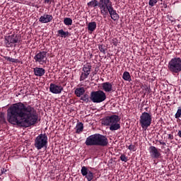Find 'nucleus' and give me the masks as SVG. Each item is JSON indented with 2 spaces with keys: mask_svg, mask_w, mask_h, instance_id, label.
<instances>
[{
  "mask_svg": "<svg viewBox=\"0 0 181 181\" xmlns=\"http://www.w3.org/2000/svg\"><path fill=\"white\" fill-rule=\"evenodd\" d=\"M37 112L30 105L19 102L11 105L7 110V121L13 125L32 127L37 122Z\"/></svg>",
  "mask_w": 181,
  "mask_h": 181,
  "instance_id": "f257e3e1",
  "label": "nucleus"
},
{
  "mask_svg": "<svg viewBox=\"0 0 181 181\" xmlns=\"http://www.w3.org/2000/svg\"><path fill=\"white\" fill-rule=\"evenodd\" d=\"M85 144L86 146H107L108 145V139L103 134H95L89 136L86 139Z\"/></svg>",
  "mask_w": 181,
  "mask_h": 181,
  "instance_id": "f03ea898",
  "label": "nucleus"
},
{
  "mask_svg": "<svg viewBox=\"0 0 181 181\" xmlns=\"http://www.w3.org/2000/svg\"><path fill=\"white\" fill-rule=\"evenodd\" d=\"M119 116L117 115H113L111 116H107L102 119L101 124L105 127H110V131H118L121 128V124H119L120 121Z\"/></svg>",
  "mask_w": 181,
  "mask_h": 181,
  "instance_id": "7ed1b4c3",
  "label": "nucleus"
},
{
  "mask_svg": "<svg viewBox=\"0 0 181 181\" xmlns=\"http://www.w3.org/2000/svg\"><path fill=\"white\" fill-rule=\"evenodd\" d=\"M168 69L172 74H179L181 71V58L174 57L168 62Z\"/></svg>",
  "mask_w": 181,
  "mask_h": 181,
  "instance_id": "20e7f679",
  "label": "nucleus"
},
{
  "mask_svg": "<svg viewBox=\"0 0 181 181\" xmlns=\"http://www.w3.org/2000/svg\"><path fill=\"white\" fill-rule=\"evenodd\" d=\"M140 125L143 129H147L152 124V115L144 112L140 116Z\"/></svg>",
  "mask_w": 181,
  "mask_h": 181,
  "instance_id": "39448f33",
  "label": "nucleus"
},
{
  "mask_svg": "<svg viewBox=\"0 0 181 181\" xmlns=\"http://www.w3.org/2000/svg\"><path fill=\"white\" fill-rule=\"evenodd\" d=\"M35 148L38 151L47 146V135L46 134H40L35 139Z\"/></svg>",
  "mask_w": 181,
  "mask_h": 181,
  "instance_id": "423d86ee",
  "label": "nucleus"
},
{
  "mask_svg": "<svg viewBox=\"0 0 181 181\" xmlns=\"http://www.w3.org/2000/svg\"><path fill=\"white\" fill-rule=\"evenodd\" d=\"M107 99V95L104 91L100 90L98 91H92L90 93V100L93 103H103V101H105Z\"/></svg>",
  "mask_w": 181,
  "mask_h": 181,
  "instance_id": "0eeeda50",
  "label": "nucleus"
},
{
  "mask_svg": "<svg viewBox=\"0 0 181 181\" xmlns=\"http://www.w3.org/2000/svg\"><path fill=\"white\" fill-rule=\"evenodd\" d=\"M99 8L102 15H108V10L112 8V3L110 0H100L98 1Z\"/></svg>",
  "mask_w": 181,
  "mask_h": 181,
  "instance_id": "6e6552de",
  "label": "nucleus"
},
{
  "mask_svg": "<svg viewBox=\"0 0 181 181\" xmlns=\"http://www.w3.org/2000/svg\"><path fill=\"white\" fill-rule=\"evenodd\" d=\"M20 40H21V37H19V35L13 34L11 35L5 37L4 43L6 47H11L12 45H13L14 43H18Z\"/></svg>",
  "mask_w": 181,
  "mask_h": 181,
  "instance_id": "1a4fd4ad",
  "label": "nucleus"
},
{
  "mask_svg": "<svg viewBox=\"0 0 181 181\" xmlns=\"http://www.w3.org/2000/svg\"><path fill=\"white\" fill-rule=\"evenodd\" d=\"M47 52L42 51L35 54L34 59L35 63H39L40 64H46L47 60Z\"/></svg>",
  "mask_w": 181,
  "mask_h": 181,
  "instance_id": "9d476101",
  "label": "nucleus"
},
{
  "mask_svg": "<svg viewBox=\"0 0 181 181\" xmlns=\"http://www.w3.org/2000/svg\"><path fill=\"white\" fill-rule=\"evenodd\" d=\"M83 72L80 76V81H84L88 76H90V73H91V64H86L83 66Z\"/></svg>",
  "mask_w": 181,
  "mask_h": 181,
  "instance_id": "9b49d317",
  "label": "nucleus"
},
{
  "mask_svg": "<svg viewBox=\"0 0 181 181\" xmlns=\"http://www.w3.org/2000/svg\"><path fill=\"white\" fill-rule=\"evenodd\" d=\"M81 173L82 176H84L88 181H91L94 179V173L86 166L81 168Z\"/></svg>",
  "mask_w": 181,
  "mask_h": 181,
  "instance_id": "f8f14e48",
  "label": "nucleus"
},
{
  "mask_svg": "<svg viewBox=\"0 0 181 181\" xmlns=\"http://www.w3.org/2000/svg\"><path fill=\"white\" fill-rule=\"evenodd\" d=\"M63 90V86H57L54 83H50L49 91L52 93V94H60Z\"/></svg>",
  "mask_w": 181,
  "mask_h": 181,
  "instance_id": "ddd939ff",
  "label": "nucleus"
},
{
  "mask_svg": "<svg viewBox=\"0 0 181 181\" xmlns=\"http://www.w3.org/2000/svg\"><path fill=\"white\" fill-rule=\"evenodd\" d=\"M102 90L105 91V93H114L115 89L112 88V83L105 82L102 83Z\"/></svg>",
  "mask_w": 181,
  "mask_h": 181,
  "instance_id": "4468645a",
  "label": "nucleus"
},
{
  "mask_svg": "<svg viewBox=\"0 0 181 181\" xmlns=\"http://www.w3.org/2000/svg\"><path fill=\"white\" fill-rule=\"evenodd\" d=\"M149 152L151 158H153L154 159H158L160 157V153L158 148L153 146L149 147Z\"/></svg>",
  "mask_w": 181,
  "mask_h": 181,
  "instance_id": "2eb2a0df",
  "label": "nucleus"
},
{
  "mask_svg": "<svg viewBox=\"0 0 181 181\" xmlns=\"http://www.w3.org/2000/svg\"><path fill=\"white\" fill-rule=\"evenodd\" d=\"M108 12H109L111 19H112V21H118V19H119V15H118V13H117V11H115L114 9L112 6L111 7H109V9L107 10V13H108Z\"/></svg>",
  "mask_w": 181,
  "mask_h": 181,
  "instance_id": "dca6fc26",
  "label": "nucleus"
},
{
  "mask_svg": "<svg viewBox=\"0 0 181 181\" xmlns=\"http://www.w3.org/2000/svg\"><path fill=\"white\" fill-rule=\"evenodd\" d=\"M52 21H53V16L49 14H44L39 19V22L41 23H49V22H52Z\"/></svg>",
  "mask_w": 181,
  "mask_h": 181,
  "instance_id": "f3484780",
  "label": "nucleus"
},
{
  "mask_svg": "<svg viewBox=\"0 0 181 181\" xmlns=\"http://www.w3.org/2000/svg\"><path fill=\"white\" fill-rule=\"evenodd\" d=\"M35 76L37 77H42V76H45V73H46V70L43 68L35 67L33 70Z\"/></svg>",
  "mask_w": 181,
  "mask_h": 181,
  "instance_id": "a211bd4d",
  "label": "nucleus"
},
{
  "mask_svg": "<svg viewBox=\"0 0 181 181\" xmlns=\"http://www.w3.org/2000/svg\"><path fill=\"white\" fill-rule=\"evenodd\" d=\"M74 93L76 97H81L82 95H84V93H86V90L84 89L83 87L77 88L76 89H75Z\"/></svg>",
  "mask_w": 181,
  "mask_h": 181,
  "instance_id": "6ab92c4d",
  "label": "nucleus"
},
{
  "mask_svg": "<svg viewBox=\"0 0 181 181\" xmlns=\"http://www.w3.org/2000/svg\"><path fill=\"white\" fill-rule=\"evenodd\" d=\"M87 6H88V8H97V6L99 7L98 1L92 0L87 4Z\"/></svg>",
  "mask_w": 181,
  "mask_h": 181,
  "instance_id": "aec40b11",
  "label": "nucleus"
},
{
  "mask_svg": "<svg viewBox=\"0 0 181 181\" xmlns=\"http://www.w3.org/2000/svg\"><path fill=\"white\" fill-rule=\"evenodd\" d=\"M97 28V23L95 22H90L88 25V30H90V32H94L95 29Z\"/></svg>",
  "mask_w": 181,
  "mask_h": 181,
  "instance_id": "412c9836",
  "label": "nucleus"
},
{
  "mask_svg": "<svg viewBox=\"0 0 181 181\" xmlns=\"http://www.w3.org/2000/svg\"><path fill=\"white\" fill-rule=\"evenodd\" d=\"M76 129V134H80V132H83V129H84V126L83 123L81 122L77 123Z\"/></svg>",
  "mask_w": 181,
  "mask_h": 181,
  "instance_id": "4be33fe9",
  "label": "nucleus"
},
{
  "mask_svg": "<svg viewBox=\"0 0 181 181\" xmlns=\"http://www.w3.org/2000/svg\"><path fill=\"white\" fill-rule=\"evenodd\" d=\"M58 34L61 37H67V36L70 35L69 31L65 32L64 30H63V29L58 30Z\"/></svg>",
  "mask_w": 181,
  "mask_h": 181,
  "instance_id": "5701e85b",
  "label": "nucleus"
},
{
  "mask_svg": "<svg viewBox=\"0 0 181 181\" xmlns=\"http://www.w3.org/2000/svg\"><path fill=\"white\" fill-rule=\"evenodd\" d=\"M123 80H125V81H131V75L129 74V72L124 71L122 76Z\"/></svg>",
  "mask_w": 181,
  "mask_h": 181,
  "instance_id": "b1692460",
  "label": "nucleus"
},
{
  "mask_svg": "<svg viewBox=\"0 0 181 181\" xmlns=\"http://www.w3.org/2000/svg\"><path fill=\"white\" fill-rule=\"evenodd\" d=\"M64 23L66 26H70V25H73V20L70 18H65L64 19Z\"/></svg>",
  "mask_w": 181,
  "mask_h": 181,
  "instance_id": "393cba45",
  "label": "nucleus"
},
{
  "mask_svg": "<svg viewBox=\"0 0 181 181\" xmlns=\"http://www.w3.org/2000/svg\"><path fill=\"white\" fill-rule=\"evenodd\" d=\"M81 100L84 103H90V96L88 94H84L83 96H81Z\"/></svg>",
  "mask_w": 181,
  "mask_h": 181,
  "instance_id": "a878e982",
  "label": "nucleus"
},
{
  "mask_svg": "<svg viewBox=\"0 0 181 181\" xmlns=\"http://www.w3.org/2000/svg\"><path fill=\"white\" fill-rule=\"evenodd\" d=\"M0 122L1 124H6V119H5V113H0Z\"/></svg>",
  "mask_w": 181,
  "mask_h": 181,
  "instance_id": "bb28decb",
  "label": "nucleus"
},
{
  "mask_svg": "<svg viewBox=\"0 0 181 181\" xmlns=\"http://www.w3.org/2000/svg\"><path fill=\"white\" fill-rule=\"evenodd\" d=\"M98 49L101 53H103V54H105V50H107V48H105V45H99Z\"/></svg>",
  "mask_w": 181,
  "mask_h": 181,
  "instance_id": "cd10ccee",
  "label": "nucleus"
},
{
  "mask_svg": "<svg viewBox=\"0 0 181 181\" xmlns=\"http://www.w3.org/2000/svg\"><path fill=\"white\" fill-rule=\"evenodd\" d=\"M119 158L122 162H128V158L125 156V154H122Z\"/></svg>",
  "mask_w": 181,
  "mask_h": 181,
  "instance_id": "c85d7f7f",
  "label": "nucleus"
},
{
  "mask_svg": "<svg viewBox=\"0 0 181 181\" xmlns=\"http://www.w3.org/2000/svg\"><path fill=\"white\" fill-rule=\"evenodd\" d=\"M158 4V0H149L148 5L150 6H155Z\"/></svg>",
  "mask_w": 181,
  "mask_h": 181,
  "instance_id": "c756f323",
  "label": "nucleus"
},
{
  "mask_svg": "<svg viewBox=\"0 0 181 181\" xmlns=\"http://www.w3.org/2000/svg\"><path fill=\"white\" fill-rule=\"evenodd\" d=\"M181 116V107H178V110L175 114V118H180Z\"/></svg>",
  "mask_w": 181,
  "mask_h": 181,
  "instance_id": "7c9ffc66",
  "label": "nucleus"
},
{
  "mask_svg": "<svg viewBox=\"0 0 181 181\" xmlns=\"http://www.w3.org/2000/svg\"><path fill=\"white\" fill-rule=\"evenodd\" d=\"M128 149H129V151H134L135 149V146L131 144L129 146Z\"/></svg>",
  "mask_w": 181,
  "mask_h": 181,
  "instance_id": "2f4dec72",
  "label": "nucleus"
},
{
  "mask_svg": "<svg viewBox=\"0 0 181 181\" xmlns=\"http://www.w3.org/2000/svg\"><path fill=\"white\" fill-rule=\"evenodd\" d=\"M7 60L8 62H11L12 63H15V59L13 58L8 57Z\"/></svg>",
  "mask_w": 181,
  "mask_h": 181,
  "instance_id": "473e14b6",
  "label": "nucleus"
},
{
  "mask_svg": "<svg viewBox=\"0 0 181 181\" xmlns=\"http://www.w3.org/2000/svg\"><path fill=\"white\" fill-rule=\"evenodd\" d=\"M5 173H6V169L1 168V175H4Z\"/></svg>",
  "mask_w": 181,
  "mask_h": 181,
  "instance_id": "72a5a7b5",
  "label": "nucleus"
},
{
  "mask_svg": "<svg viewBox=\"0 0 181 181\" xmlns=\"http://www.w3.org/2000/svg\"><path fill=\"white\" fill-rule=\"evenodd\" d=\"M168 139H173V135L168 134Z\"/></svg>",
  "mask_w": 181,
  "mask_h": 181,
  "instance_id": "f704fd0d",
  "label": "nucleus"
},
{
  "mask_svg": "<svg viewBox=\"0 0 181 181\" xmlns=\"http://www.w3.org/2000/svg\"><path fill=\"white\" fill-rule=\"evenodd\" d=\"M159 143H160V145H165V146H166V143L165 142L159 141Z\"/></svg>",
  "mask_w": 181,
  "mask_h": 181,
  "instance_id": "c9c22d12",
  "label": "nucleus"
},
{
  "mask_svg": "<svg viewBox=\"0 0 181 181\" xmlns=\"http://www.w3.org/2000/svg\"><path fill=\"white\" fill-rule=\"evenodd\" d=\"M177 135L181 138V129L178 131Z\"/></svg>",
  "mask_w": 181,
  "mask_h": 181,
  "instance_id": "e433bc0d",
  "label": "nucleus"
},
{
  "mask_svg": "<svg viewBox=\"0 0 181 181\" xmlns=\"http://www.w3.org/2000/svg\"><path fill=\"white\" fill-rule=\"evenodd\" d=\"M45 4H49L50 2V0H44Z\"/></svg>",
  "mask_w": 181,
  "mask_h": 181,
  "instance_id": "4c0bfd02",
  "label": "nucleus"
},
{
  "mask_svg": "<svg viewBox=\"0 0 181 181\" xmlns=\"http://www.w3.org/2000/svg\"><path fill=\"white\" fill-rule=\"evenodd\" d=\"M112 43H113L114 46H117V42H115V41L113 40V42H112Z\"/></svg>",
  "mask_w": 181,
  "mask_h": 181,
  "instance_id": "58836bf2",
  "label": "nucleus"
}]
</instances>
